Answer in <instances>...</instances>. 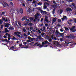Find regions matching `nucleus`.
I'll return each instance as SVG.
<instances>
[{
    "mask_svg": "<svg viewBox=\"0 0 76 76\" xmlns=\"http://www.w3.org/2000/svg\"><path fill=\"white\" fill-rule=\"evenodd\" d=\"M39 44V43L38 42H37L34 44V46H37V47L39 46L40 48H41L42 47H44V46L43 45H45V42H42V45H41V44Z\"/></svg>",
    "mask_w": 76,
    "mask_h": 76,
    "instance_id": "obj_1",
    "label": "nucleus"
},
{
    "mask_svg": "<svg viewBox=\"0 0 76 76\" xmlns=\"http://www.w3.org/2000/svg\"><path fill=\"white\" fill-rule=\"evenodd\" d=\"M69 29L73 32H75L76 31V29H75V26L72 27L71 28H70Z\"/></svg>",
    "mask_w": 76,
    "mask_h": 76,
    "instance_id": "obj_2",
    "label": "nucleus"
},
{
    "mask_svg": "<svg viewBox=\"0 0 76 76\" xmlns=\"http://www.w3.org/2000/svg\"><path fill=\"white\" fill-rule=\"evenodd\" d=\"M38 16H39V14L38 13H37L34 15V17H35V19L36 20H37L39 18V17H38Z\"/></svg>",
    "mask_w": 76,
    "mask_h": 76,
    "instance_id": "obj_3",
    "label": "nucleus"
},
{
    "mask_svg": "<svg viewBox=\"0 0 76 76\" xmlns=\"http://www.w3.org/2000/svg\"><path fill=\"white\" fill-rule=\"evenodd\" d=\"M38 16H39V14L38 13H37L34 15V17H35V19L36 20H37L39 18V17H38Z\"/></svg>",
    "mask_w": 76,
    "mask_h": 76,
    "instance_id": "obj_4",
    "label": "nucleus"
},
{
    "mask_svg": "<svg viewBox=\"0 0 76 76\" xmlns=\"http://www.w3.org/2000/svg\"><path fill=\"white\" fill-rule=\"evenodd\" d=\"M70 38H71V39H75V36L72 34H70Z\"/></svg>",
    "mask_w": 76,
    "mask_h": 76,
    "instance_id": "obj_5",
    "label": "nucleus"
},
{
    "mask_svg": "<svg viewBox=\"0 0 76 76\" xmlns=\"http://www.w3.org/2000/svg\"><path fill=\"white\" fill-rule=\"evenodd\" d=\"M1 41H3V42H10V41L8 40L7 39H1Z\"/></svg>",
    "mask_w": 76,
    "mask_h": 76,
    "instance_id": "obj_6",
    "label": "nucleus"
},
{
    "mask_svg": "<svg viewBox=\"0 0 76 76\" xmlns=\"http://www.w3.org/2000/svg\"><path fill=\"white\" fill-rule=\"evenodd\" d=\"M66 10L67 12H69V11H70V10H72V8H66Z\"/></svg>",
    "mask_w": 76,
    "mask_h": 76,
    "instance_id": "obj_7",
    "label": "nucleus"
},
{
    "mask_svg": "<svg viewBox=\"0 0 76 76\" xmlns=\"http://www.w3.org/2000/svg\"><path fill=\"white\" fill-rule=\"evenodd\" d=\"M76 5L74 3H72V5L70 6L71 7H75Z\"/></svg>",
    "mask_w": 76,
    "mask_h": 76,
    "instance_id": "obj_8",
    "label": "nucleus"
},
{
    "mask_svg": "<svg viewBox=\"0 0 76 76\" xmlns=\"http://www.w3.org/2000/svg\"><path fill=\"white\" fill-rule=\"evenodd\" d=\"M18 23L20 27H22V26H21V25H22V23H21L20 21H18Z\"/></svg>",
    "mask_w": 76,
    "mask_h": 76,
    "instance_id": "obj_9",
    "label": "nucleus"
},
{
    "mask_svg": "<svg viewBox=\"0 0 76 76\" xmlns=\"http://www.w3.org/2000/svg\"><path fill=\"white\" fill-rule=\"evenodd\" d=\"M23 9L22 8H20V12L21 13V14H22L23 13Z\"/></svg>",
    "mask_w": 76,
    "mask_h": 76,
    "instance_id": "obj_10",
    "label": "nucleus"
},
{
    "mask_svg": "<svg viewBox=\"0 0 76 76\" xmlns=\"http://www.w3.org/2000/svg\"><path fill=\"white\" fill-rule=\"evenodd\" d=\"M10 30H13V29H14L15 28H13L12 27V26H10V27L8 28Z\"/></svg>",
    "mask_w": 76,
    "mask_h": 76,
    "instance_id": "obj_11",
    "label": "nucleus"
},
{
    "mask_svg": "<svg viewBox=\"0 0 76 76\" xmlns=\"http://www.w3.org/2000/svg\"><path fill=\"white\" fill-rule=\"evenodd\" d=\"M27 18V17L26 16H25L24 17H23L21 19V20L23 21L25 20L26 18Z\"/></svg>",
    "mask_w": 76,
    "mask_h": 76,
    "instance_id": "obj_12",
    "label": "nucleus"
},
{
    "mask_svg": "<svg viewBox=\"0 0 76 76\" xmlns=\"http://www.w3.org/2000/svg\"><path fill=\"white\" fill-rule=\"evenodd\" d=\"M66 18H67L66 16H63V18H61L62 21H63V20H64L65 19H66Z\"/></svg>",
    "mask_w": 76,
    "mask_h": 76,
    "instance_id": "obj_13",
    "label": "nucleus"
},
{
    "mask_svg": "<svg viewBox=\"0 0 76 76\" xmlns=\"http://www.w3.org/2000/svg\"><path fill=\"white\" fill-rule=\"evenodd\" d=\"M15 23V26H19L18 25V22H17V21H16L15 22V23Z\"/></svg>",
    "mask_w": 76,
    "mask_h": 76,
    "instance_id": "obj_14",
    "label": "nucleus"
},
{
    "mask_svg": "<svg viewBox=\"0 0 76 76\" xmlns=\"http://www.w3.org/2000/svg\"><path fill=\"white\" fill-rule=\"evenodd\" d=\"M56 35L57 36L58 35V34H59V33H60V32H58V31H57V30H56Z\"/></svg>",
    "mask_w": 76,
    "mask_h": 76,
    "instance_id": "obj_15",
    "label": "nucleus"
},
{
    "mask_svg": "<svg viewBox=\"0 0 76 76\" xmlns=\"http://www.w3.org/2000/svg\"><path fill=\"white\" fill-rule=\"evenodd\" d=\"M5 31L6 32H9V30L7 29V28H5Z\"/></svg>",
    "mask_w": 76,
    "mask_h": 76,
    "instance_id": "obj_16",
    "label": "nucleus"
},
{
    "mask_svg": "<svg viewBox=\"0 0 76 76\" xmlns=\"http://www.w3.org/2000/svg\"><path fill=\"white\" fill-rule=\"evenodd\" d=\"M44 21H45V22H47V23H50V21H48V19H45Z\"/></svg>",
    "mask_w": 76,
    "mask_h": 76,
    "instance_id": "obj_17",
    "label": "nucleus"
},
{
    "mask_svg": "<svg viewBox=\"0 0 76 76\" xmlns=\"http://www.w3.org/2000/svg\"><path fill=\"white\" fill-rule=\"evenodd\" d=\"M64 33H59V35H60L61 36H63V35H64Z\"/></svg>",
    "mask_w": 76,
    "mask_h": 76,
    "instance_id": "obj_18",
    "label": "nucleus"
},
{
    "mask_svg": "<svg viewBox=\"0 0 76 76\" xmlns=\"http://www.w3.org/2000/svg\"><path fill=\"white\" fill-rule=\"evenodd\" d=\"M55 10H56L55 8H54L53 9V11L52 12L53 15H54V13H55Z\"/></svg>",
    "mask_w": 76,
    "mask_h": 76,
    "instance_id": "obj_19",
    "label": "nucleus"
},
{
    "mask_svg": "<svg viewBox=\"0 0 76 76\" xmlns=\"http://www.w3.org/2000/svg\"><path fill=\"white\" fill-rule=\"evenodd\" d=\"M44 5H50V4L48 2H45V3Z\"/></svg>",
    "mask_w": 76,
    "mask_h": 76,
    "instance_id": "obj_20",
    "label": "nucleus"
},
{
    "mask_svg": "<svg viewBox=\"0 0 76 76\" xmlns=\"http://www.w3.org/2000/svg\"><path fill=\"white\" fill-rule=\"evenodd\" d=\"M53 21L54 22H55L56 20V19L55 18H54L53 19Z\"/></svg>",
    "mask_w": 76,
    "mask_h": 76,
    "instance_id": "obj_21",
    "label": "nucleus"
},
{
    "mask_svg": "<svg viewBox=\"0 0 76 76\" xmlns=\"http://www.w3.org/2000/svg\"><path fill=\"white\" fill-rule=\"evenodd\" d=\"M46 8H47V6L44 5V8H43L44 9H46Z\"/></svg>",
    "mask_w": 76,
    "mask_h": 76,
    "instance_id": "obj_22",
    "label": "nucleus"
},
{
    "mask_svg": "<svg viewBox=\"0 0 76 76\" xmlns=\"http://www.w3.org/2000/svg\"><path fill=\"white\" fill-rule=\"evenodd\" d=\"M14 48H15V46H12L10 48V49L11 50H13L14 49H15Z\"/></svg>",
    "mask_w": 76,
    "mask_h": 76,
    "instance_id": "obj_23",
    "label": "nucleus"
},
{
    "mask_svg": "<svg viewBox=\"0 0 76 76\" xmlns=\"http://www.w3.org/2000/svg\"><path fill=\"white\" fill-rule=\"evenodd\" d=\"M63 10H61L60 11V15H61L62 13H63Z\"/></svg>",
    "mask_w": 76,
    "mask_h": 76,
    "instance_id": "obj_24",
    "label": "nucleus"
},
{
    "mask_svg": "<svg viewBox=\"0 0 76 76\" xmlns=\"http://www.w3.org/2000/svg\"><path fill=\"white\" fill-rule=\"evenodd\" d=\"M15 39H16V40H17V39L16 38H15V36H14L13 37V38H12V40H15Z\"/></svg>",
    "mask_w": 76,
    "mask_h": 76,
    "instance_id": "obj_25",
    "label": "nucleus"
},
{
    "mask_svg": "<svg viewBox=\"0 0 76 76\" xmlns=\"http://www.w3.org/2000/svg\"><path fill=\"white\" fill-rule=\"evenodd\" d=\"M34 39H35V38H31L30 39V41H31V42H32V41H34Z\"/></svg>",
    "mask_w": 76,
    "mask_h": 76,
    "instance_id": "obj_26",
    "label": "nucleus"
},
{
    "mask_svg": "<svg viewBox=\"0 0 76 76\" xmlns=\"http://www.w3.org/2000/svg\"><path fill=\"white\" fill-rule=\"evenodd\" d=\"M2 13H1V16L3 15H4L5 14V12H2Z\"/></svg>",
    "mask_w": 76,
    "mask_h": 76,
    "instance_id": "obj_27",
    "label": "nucleus"
},
{
    "mask_svg": "<svg viewBox=\"0 0 76 76\" xmlns=\"http://www.w3.org/2000/svg\"><path fill=\"white\" fill-rule=\"evenodd\" d=\"M33 24H32V23H28V25H29V26H32V25Z\"/></svg>",
    "mask_w": 76,
    "mask_h": 76,
    "instance_id": "obj_28",
    "label": "nucleus"
},
{
    "mask_svg": "<svg viewBox=\"0 0 76 76\" xmlns=\"http://www.w3.org/2000/svg\"><path fill=\"white\" fill-rule=\"evenodd\" d=\"M64 28L65 29V31H69V28H67L65 27Z\"/></svg>",
    "mask_w": 76,
    "mask_h": 76,
    "instance_id": "obj_29",
    "label": "nucleus"
},
{
    "mask_svg": "<svg viewBox=\"0 0 76 76\" xmlns=\"http://www.w3.org/2000/svg\"><path fill=\"white\" fill-rule=\"evenodd\" d=\"M42 3L41 2H39L38 3V5H42Z\"/></svg>",
    "mask_w": 76,
    "mask_h": 76,
    "instance_id": "obj_30",
    "label": "nucleus"
},
{
    "mask_svg": "<svg viewBox=\"0 0 76 76\" xmlns=\"http://www.w3.org/2000/svg\"><path fill=\"white\" fill-rule=\"evenodd\" d=\"M66 38H70V35L69 36H66Z\"/></svg>",
    "mask_w": 76,
    "mask_h": 76,
    "instance_id": "obj_31",
    "label": "nucleus"
},
{
    "mask_svg": "<svg viewBox=\"0 0 76 76\" xmlns=\"http://www.w3.org/2000/svg\"><path fill=\"white\" fill-rule=\"evenodd\" d=\"M55 45H59V43L58 42H56L55 43Z\"/></svg>",
    "mask_w": 76,
    "mask_h": 76,
    "instance_id": "obj_32",
    "label": "nucleus"
},
{
    "mask_svg": "<svg viewBox=\"0 0 76 76\" xmlns=\"http://www.w3.org/2000/svg\"><path fill=\"white\" fill-rule=\"evenodd\" d=\"M43 13L44 15H45V14H47V12L45 11H43Z\"/></svg>",
    "mask_w": 76,
    "mask_h": 76,
    "instance_id": "obj_33",
    "label": "nucleus"
},
{
    "mask_svg": "<svg viewBox=\"0 0 76 76\" xmlns=\"http://www.w3.org/2000/svg\"><path fill=\"white\" fill-rule=\"evenodd\" d=\"M44 34H45L44 33H42V34H41V35L42 36V37L44 36Z\"/></svg>",
    "mask_w": 76,
    "mask_h": 76,
    "instance_id": "obj_34",
    "label": "nucleus"
},
{
    "mask_svg": "<svg viewBox=\"0 0 76 76\" xmlns=\"http://www.w3.org/2000/svg\"><path fill=\"white\" fill-rule=\"evenodd\" d=\"M58 22H61V19H58Z\"/></svg>",
    "mask_w": 76,
    "mask_h": 76,
    "instance_id": "obj_35",
    "label": "nucleus"
},
{
    "mask_svg": "<svg viewBox=\"0 0 76 76\" xmlns=\"http://www.w3.org/2000/svg\"><path fill=\"white\" fill-rule=\"evenodd\" d=\"M60 40L61 42H62L64 41V40H63V39H62V38H60Z\"/></svg>",
    "mask_w": 76,
    "mask_h": 76,
    "instance_id": "obj_36",
    "label": "nucleus"
},
{
    "mask_svg": "<svg viewBox=\"0 0 76 76\" xmlns=\"http://www.w3.org/2000/svg\"><path fill=\"white\" fill-rule=\"evenodd\" d=\"M26 41H27L28 42H31V40H27Z\"/></svg>",
    "mask_w": 76,
    "mask_h": 76,
    "instance_id": "obj_37",
    "label": "nucleus"
},
{
    "mask_svg": "<svg viewBox=\"0 0 76 76\" xmlns=\"http://www.w3.org/2000/svg\"><path fill=\"white\" fill-rule=\"evenodd\" d=\"M2 20H4V21H5V20H6V18H2Z\"/></svg>",
    "mask_w": 76,
    "mask_h": 76,
    "instance_id": "obj_38",
    "label": "nucleus"
},
{
    "mask_svg": "<svg viewBox=\"0 0 76 76\" xmlns=\"http://www.w3.org/2000/svg\"><path fill=\"white\" fill-rule=\"evenodd\" d=\"M14 35H18V31L14 32Z\"/></svg>",
    "mask_w": 76,
    "mask_h": 76,
    "instance_id": "obj_39",
    "label": "nucleus"
},
{
    "mask_svg": "<svg viewBox=\"0 0 76 76\" xmlns=\"http://www.w3.org/2000/svg\"><path fill=\"white\" fill-rule=\"evenodd\" d=\"M2 24V20H0V24L1 25Z\"/></svg>",
    "mask_w": 76,
    "mask_h": 76,
    "instance_id": "obj_40",
    "label": "nucleus"
},
{
    "mask_svg": "<svg viewBox=\"0 0 76 76\" xmlns=\"http://www.w3.org/2000/svg\"><path fill=\"white\" fill-rule=\"evenodd\" d=\"M44 20V18H42L41 19V20H40V22H42V20Z\"/></svg>",
    "mask_w": 76,
    "mask_h": 76,
    "instance_id": "obj_41",
    "label": "nucleus"
},
{
    "mask_svg": "<svg viewBox=\"0 0 76 76\" xmlns=\"http://www.w3.org/2000/svg\"><path fill=\"white\" fill-rule=\"evenodd\" d=\"M2 5L3 6V7H6V5L3 4H2Z\"/></svg>",
    "mask_w": 76,
    "mask_h": 76,
    "instance_id": "obj_42",
    "label": "nucleus"
},
{
    "mask_svg": "<svg viewBox=\"0 0 76 76\" xmlns=\"http://www.w3.org/2000/svg\"><path fill=\"white\" fill-rule=\"evenodd\" d=\"M51 38L52 39H53L54 38V35L52 34V36H51Z\"/></svg>",
    "mask_w": 76,
    "mask_h": 76,
    "instance_id": "obj_43",
    "label": "nucleus"
},
{
    "mask_svg": "<svg viewBox=\"0 0 76 76\" xmlns=\"http://www.w3.org/2000/svg\"><path fill=\"white\" fill-rule=\"evenodd\" d=\"M41 38V35H39L38 37V38L40 39Z\"/></svg>",
    "mask_w": 76,
    "mask_h": 76,
    "instance_id": "obj_44",
    "label": "nucleus"
},
{
    "mask_svg": "<svg viewBox=\"0 0 76 76\" xmlns=\"http://www.w3.org/2000/svg\"><path fill=\"white\" fill-rule=\"evenodd\" d=\"M38 32L39 33V34H41V31H40V30H38Z\"/></svg>",
    "mask_w": 76,
    "mask_h": 76,
    "instance_id": "obj_45",
    "label": "nucleus"
},
{
    "mask_svg": "<svg viewBox=\"0 0 76 76\" xmlns=\"http://www.w3.org/2000/svg\"><path fill=\"white\" fill-rule=\"evenodd\" d=\"M23 29L24 32H26V29H25V28H23Z\"/></svg>",
    "mask_w": 76,
    "mask_h": 76,
    "instance_id": "obj_46",
    "label": "nucleus"
},
{
    "mask_svg": "<svg viewBox=\"0 0 76 76\" xmlns=\"http://www.w3.org/2000/svg\"><path fill=\"white\" fill-rule=\"evenodd\" d=\"M52 41H53V40H52L51 39H50L49 40V42H51Z\"/></svg>",
    "mask_w": 76,
    "mask_h": 76,
    "instance_id": "obj_47",
    "label": "nucleus"
},
{
    "mask_svg": "<svg viewBox=\"0 0 76 76\" xmlns=\"http://www.w3.org/2000/svg\"><path fill=\"white\" fill-rule=\"evenodd\" d=\"M27 44L26 42H23V44H24V45H26Z\"/></svg>",
    "mask_w": 76,
    "mask_h": 76,
    "instance_id": "obj_48",
    "label": "nucleus"
},
{
    "mask_svg": "<svg viewBox=\"0 0 76 76\" xmlns=\"http://www.w3.org/2000/svg\"><path fill=\"white\" fill-rule=\"evenodd\" d=\"M31 39V37H30V36H29L28 37V39Z\"/></svg>",
    "mask_w": 76,
    "mask_h": 76,
    "instance_id": "obj_49",
    "label": "nucleus"
},
{
    "mask_svg": "<svg viewBox=\"0 0 76 76\" xmlns=\"http://www.w3.org/2000/svg\"><path fill=\"white\" fill-rule=\"evenodd\" d=\"M31 10V9L30 8H28L27 10V11L28 12H31V11H30Z\"/></svg>",
    "mask_w": 76,
    "mask_h": 76,
    "instance_id": "obj_50",
    "label": "nucleus"
},
{
    "mask_svg": "<svg viewBox=\"0 0 76 76\" xmlns=\"http://www.w3.org/2000/svg\"><path fill=\"white\" fill-rule=\"evenodd\" d=\"M30 29L31 30H32V29H33V27H30Z\"/></svg>",
    "mask_w": 76,
    "mask_h": 76,
    "instance_id": "obj_51",
    "label": "nucleus"
},
{
    "mask_svg": "<svg viewBox=\"0 0 76 76\" xmlns=\"http://www.w3.org/2000/svg\"><path fill=\"white\" fill-rule=\"evenodd\" d=\"M1 29H3V25H1Z\"/></svg>",
    "mask_w": 76,
    "mask_h": 76,
    "instance_id": "obj_52",
    "label": "nucleus"
},
{
    "mask_svg": "<svg viewBox=\"0 0 76 76\" xmlns=\"http://www.w3.org/2000/svg\"><path fill=\"white\" fill-rule=\"evenodd\" d=\"M10 4L12 6H13V4L12 3V2H11Z\"/></svg>",
    "mask_w": 76,
    "mask_h": 76,
    "instance_id": "obj_53",
    "label": "nucleus"
},
{
    "mask_svg": "<svg viewBox=\"0 0 76 76\" xmlns=\"http://www.w3.org/2000/svg\"><path fill=\"white\" fill-rule=\"evenodd\" d=\"M45 19H48V17L45 16Z\"/></svg>",
    "mask_w": 76,
    "mask_h": 76,
    "instance_id": "obj_54",
    "label": "nucleus"
},
{
    "mask_svg": "<svg viewBox=\"0 0 76 76\" xmlns=\"http://www.w3.org/2000/svg\"><path fill=\"white\" fill-rule=\"evenodd\" d=\"M46 38L48 39H49V38H50V37H49V36L47 35L46 36Z\"/></svg>",
    "mask_w": 76,
    "mask_h": 76,
    "instance_id": "obj_55",
    "label": "nucleus"
},
{
    "mask_svg": "<svg viewBox=\"0 0 76 76\" xmlns=\"http://www.w3.org/2000/svg\"><path fill=\"white\" fill-rule=\"evenodd\" d=\"M8 37H11V36H10V34H9L8 35Z\"/></svg>",
    "mask_w": 76,
    "mask_h": 76,
    "instance_id": "obj_56",
    "label": "nucleus"
},
{
    "mask_svg": "<svg viewBox=\"0 0 76 76\" xmlns=\"http://www.w3.org/2000/svg\"><path fill=\"white\" fill-rule=\"evenodd\" d=\"M40 11L41 13H43V11L42 10H41Z\"/></svg>",
    "mask_w": 76,
    "mask_h": 76,
    "instance_id": "obj_57",
    "label": "nucleus"
},
{
    "mask_svg": "<svg viewBox=\"0 0 76 76\" xmlns=\"http://www.w3.org/2000/svg\"><path fill=\"white\" fill-rule=\"evenodd\" d=\"M45 44H47V42H48V41H45Z\"/></svg>",
    "mask_w": 76,
    "mask_h": 76,
    "instance_id": "obj_58",
    "label": "nucleus"
},
{
    "mask_svg": "<svg viewBox=\"0 0 76 76\" xmlns=\"http://www.w3.org/2000/svg\"><path fill=\"white\" fill-rule=\"evenodd\" d=\"M3 37L4 38H5V39L7 38V37H6V36H4Z\"/></svg>",
    "mask_w": 76,
    "mask_h": 76,
    "instance_id": "obj_59",
    "label": "nucleus"
},
{
    "mask_svg": "<svg viewBox=\"0 0 76 76\" xmlns=\"http://www.w3.org/2000/svg\"><path fill=\"white\" fill-rule=\"evenodd\" d=\"M38 10L40 11L41 10V8H40V7H39Z\"/></svg>",
    "mask_w": 76,
    "mask_h": 76,
    "instance_id": "obj_60",
    "label": "nucleus"
},
{
    "mask_svg": "<svg viewBox=\"0 0 76 76\" xmlns=\"http://www.w3.org/2000/svg\"><path fill=\"white\" fill-rule=\"evenodd\" d=\"M5 24H6V25H8V26L10 25V24H9V23H5Z\"/></svg>",
    "mask_w": 76,
    "mask_h": 76,
    "instance_id": "obj_61",
    "label": "nucleus"
},
{
    "mask_svg": "<svg viewBox=\"0 0 76 76\" xmlns=\"http://www.w3.org/2000/svg\"><path fill=\"white\" fill-rule=\"evenodd\" d=\"M5 22H7L8 21V19L7 18L5 19Z\"/></svg>",
    "mask_w": 76,
    "mask_h": 76,
    "instance_id": "obj_62",
    "label": "nucleus"
},
{
    "mask_svg": "<svg viewBox=\"0 0 76 76\" xmlns=\"http://www.w3.org/2000/svg\"><path fill=\"white\" fill-rule=\"evenodd\" d=\"M5 5H6V6H8V7H9V4H7V3Z\"/></svg>",
    "mask_w": 76,
    "mask_h": 76,
    "instance_id": "obj_63",
    "label": "nucleus"
},
{
    "mask_svg": "<svg viewBox=\"0 0 76 76\" xmlns=\"http://www.w3.org/2000/svg\"><path fill=\"white\" fill-rule=\"evenodd\" d=\"M74 22H75V23H76V18L75 19H74Z\"/></svg>",
    "mask_w": 76,
    "mask_h": 76,
    "instance_id": "obj_64",
    "label": "nucleus"
}]
</instances>
